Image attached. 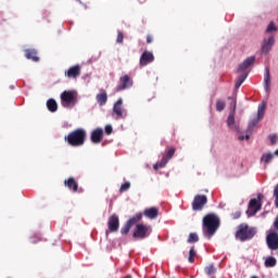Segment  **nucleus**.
Masks as SVG:
<instances>
[{"label":"nucleus","mask_w":278,"mask_h":278,"mask_svg":"<svg viewBox=\"0 0 278 278\" xmlns=\"http://www.w3.org/2000/svg\"><path fill=\"white\" fill-rule=\"evenodd\" d=\"M264 84L265 90L268 91V87L270 86V70L268 67L265 68Z\"/></svg>","instance_id":"25"},{"label":"nucleus","mask_w":278,"mask_h":278,"mask_svg":"<svg viewBox=\"0 0 278 278\" xmlns=\"http://www.w3.org/2000/svg\"><path fill=\"white\" fill-rule=\"evenodd\" d=\"M273 45H275V37L271 36L268 39H264L261 48L262 53H268L273 49Z\"/></svg>","instance_id":"15"},{"label":"nucleus","mask_w":278,"mask_h":278,"mask_svg":"<svg viewBox=\"0 0 278 278\" xmlns=\"http://www.w3.org/2000/svg\"><path fill=\"white\" fill-rule=\"evenodd\" d=\"M134 86V80L129 75H124L119 78V84L116 87L117 92H122V90H127V88H131Z\"/></svg>","instance_id":"8"},{"label":"nucleus","mask_w":278,"mask_h":278,"mask_svg":"<svg viewBox=\"0 0 278 278\" xmlns=\"http://www.w3.org/2000/svg\"><path fill=\"white\" fill-rule=\"evenodd\" d=\"M265 112H266V102H262L261 104H258V110H257L258 121H262V118H264Z\"/></svg>","instance_id":"26"},{"label":"nucleus","mask_w":278,"mask_h":278,"mask_svg":"<svg viewBox=\"0 0 278 278\" xmlns=\"http://www.w3.org/2000/svg\"><path fill=\"white\" fill-rule=\"evenodd\" d=\"M220 227V219L216 214L210 213L206 216L203 217V233L204 236H208V238H212L216 231H218V228Z\"/></svg>","instance_id":"1"},{"label":"nucleus","mask_w":278,"mask_h":278,"mask_svg":"<svg viewBox=\"0 0 278 278\" xmlns=\"http://www.w3.org/2000/svg\"><path fill=\"white\" fill-rule=\"evenodd\" d=\"M247 77H249V73H243V74H241V75L238 77V79H240L241 81L244 83V80L247 79Z\"/></svg>","instance_id":"43"},{"label":"nucleus","mask_w":278,"mask_h":278,"mask_svg":"<svg viewBox=\"0 0 278 278\" xmlns=\"http://www.w3.org/2000/svg\"><path fill=\"white\" fill-rule=\"evenodd\" d=\"M160 214V210H157V207L155 206H152L150 208H146L144 212H143V215L147 217V218H150L151 220L155 219Z\"/></svg>","instance_id":"16"},{"label":"nucleus","mask_w":278,"mask_h":278,"mask_svg":"<svg viewBox=\"0 0 278 278\" xmlns=\"http://www.w3.org/2000/svg\"><path fill=\"white\" fill-rule=\"evenodd\" d=\"M266 244L269 251H278V233L273 231L266 236Z\"/></svg>","instance_id":"7"},{"label":"nucleus","mask_w":278,"mask_h":278,"mask_svg":"<svg viewBox=\"0 0 278 278\" xmlns=\"http://www.w3.org/2000/svg\"><path fill=\"white\" fill-rule=\"evenodd\" d=\"M81 75V66L80 65H74L71 67V77L72 79H77Z\"/></svg>","instance_id":"20"},{"label":"nucleus","mask_w":278,"mask_h":278,"mask_svg":"<svg viewBox=\"0 0 278 278\" xmlns=\"http://www.w3.org/2000/svg\"><path fill=\"white\" fill-rule=\"evenodd\" d=\"M249 138H251L249 135L245 136V140H249Z\"/></svg>","instance_id":"52"},{"label":"nucleus","mask_w":278,"mask_h":278,"mask_svg":"<svg viewBox=\"0 0 278 278\" xmlns=\"http://www.w3.org/2000/svg\"><path fill=\"white\" fill-rule=\"evenodd\" d=\"M269 140L273 146L277 144V135H270Z\"/></svg>","instance_id":"41"},{"label":"nucleus","mask_w":278,"mask_h":278,"mask_svg":"<svg viewBox=\"0 0 278 278\" xmlns=\"http://www.w3.org/2000/svg\"><path fill=\"white\" fill-rule=\"evenodd\" d=\"M274 197H275V205L278 207V184L276 185L274 189Z\"/></svg>","instance_id":"38"},{"label":"nucleus","mask_w":278,"mask_h":278,"mask_svg":"<svg viewBox=\"0 0 278 278\" xmlns=\"http://www.w3.org/2000/svg\"><path fill=\"white\" fill-rule=\"evenodd\" d=\"M275 155L273 153H265L261 157V162H264L265 165L270 164Z\"/></svg>","instance_id":"27"},{"label":"nucleus","mask_w":278,"mask_h":278,"mask_svg":"<svg viewBox=\"0 0 278 278\" xmlns=\"http://www.w3.org/2000/svg\"><path fill=\"white\" fill-rule=\"evenodd\" d=\"M125 36L123 35L122 31H118L117 33V39H116V42H118V45H121L124 40Z\"/></svg>","instance_id":"40"},{"label":"nucleus","mask_w":278,"mask_h":278,"mask_svg":"<svg viewBox=\"0 0 278 278\" xmlns=\"http://www.w3.org/2000/svg\"><path fill=\"white\" fill-rule=\"evenodd\" d=\"M140 220H142V213H137L134 217H131L130 219H128L127 224L130 227H134V225L140 223Z\"/></svg>","instance_id":"22"},{"label":"nucleus","mask_w":278,"mask_h":278,"mask_svg":"<svg viewBox=\"0 0 278 278\" xmlns=\"http://www.w3.org/2000/svg\"><path fill=\"white\" fill-rule=\"evenodd\" d=\"M129 229H131V226L126 223L124 227L121 229L122 236H127V233H129Z\"/></svg>","instance_id":"35"},{"label":"nucleus","mask_w":278,"mask_h":278,"mask_svg":"<svg viewBox=\"0 0 278 278\" xmlns=\"http://www.w3.org/2000/svg\"><path fill=\"white\" fill-rule=\"evenodd\" d=\"M104 131L106 136H110L112 135V131H114V129L112 128V125H106Z\"/></svg>","instance_id":"39"},{"label":"nucleus","mask_w":278,"mask_h":278,"mask_svg":"<svg viewBox=\"0 0 278 278\" xmlns=\"http://www.w3.org/2000/svg\"><path fill=\"white\" fill-rule=\"evenodd\" d=\"M151 42H153V36L148 35V36H147V43H148V45H151Z\"/></svg>","instance_id":"45"},{"label":"nucleus","mask_w":278,"mask_h":278,"mask_svg":"<svg viewBox=\"0 0 278 278\" xmlns=\"http://www.w3.org/2000/svg\"><path fill=\"white\" fill-rule=\"evenodd\" d=\"M61 105H63V108H71V91H63L61 93Z\"/></svg>","instance_id":"18"},{"label":"nucleus","mask_w":278,"mask_h":278,"mask_svg":"<svg viewBox=\"0 0 278 278\" xmlns=\"http://www.w3.org/2000/svg\"><path fill=\"white\" fill-rule=\"evenodd\" d=\"M204 273L211 278H214V275H216V267L214 264H210L206 267H204Z\"/></svg>","instance_id":"23"},{"label":"nucleus","mask_w":278,"mask_h":278,"mask_svg":"<svg viewBox=\"0 0 278 278\" xmlns=\"http://www.w3.org/2000/svg\"><path fill=\"white\" fill-rule=\"evenodd\" d=\"M113 112L117 118H126L127 111L123 109V98H119L113 105Z\"/></svg>","instance_id":"9"},{"label":"nucleus","mask_w":278,"mask_h":278,"mask_svg":"<svg viewBox=\"0 0 278 278\" xmlns=\"http://www.w3.org/2000/svg\"><path fill=\"white\" fill-rule=\"evenodd\" d=\"M71 188L73 192H84V189L79 188V185L77 181H75V178H71Z\"/></svg>","instance_id":"28"},{"label":"nucleus","mask_w":278,"mask_h":278,"mask_svg":"<svg viewBox=\"0 0 278 278\" xmlns=\"http://www.w3.org/2000/svg\"><path fill=\"white\" fill-rule=\"evenodd\" d=\"M264 266L266 268H275L277 266V258L275 256H268L264 262Z\"/></svg>","instance_id":"21"},{"label":"nucleus","mask_w":278,"mask_h":278,"mask_svg":"<svg viewBox=\"0 0 278 278\" xmlns=\"http://www.w3.org/2000/svg\"><path fill=\"white\" fill-rule=\"evenodd\" d=\"M155 61V56L153 55V52L151 51H144L141 56H140V60H139V65L140 67H144L149 64H151L152 62Z\"/></svg>","instance_id":"10"},{"label":"nucleus","mask_w":278,"mask_h":278,"mask_svg":"<svg viewBox=\"0 0 278 278\" xmlns=\"http://www.w3.org/2000/svg\"><path fill=\"white\" fill-rule=\"evenodd\" d=\"M242 84H244L241 79L237 78V81L235 84V88H240V86H242Z\"/></svg>","instance_id":"44"},{"label":"nucleus","mask_w":278,"mask_h":278,"mask_svg":"<svg viewBox=\"0 0 278 278\" xmlns=\"http://www.w3.org/2000/svg\"><path fill=\"white\" fill-rule=\"evenodd\" d=\"M253 64H255V56H249L239 65L237 73L247 71V68H249V66H253Z\"/></svg>","instance_id":"14"},{"label":"nucleus","mask_w":278,"mask_h":278,"mask_svg":"<svg viewBox=\"0 0 278 278\" xmlns=\"http://www.w3.org/2000/svg\"><path fill=\"white\" fill-rule=\"evenodd\" d=\"M187 242H188L189 244H192V243H194V242H199V235H197V232H190V233H189V237H188V239H187Z\"/></svg>","instance_id":"29"},{"label":"nucleus","mask_w":278,"mask_h":278,"mask_svg":"<svg viewBox=\"0 0 278 278\" xmlns=\"http://www.w3.org/2000/svg\"><path fill=\"white\" fill-rule=\"evenodd\" d=\"M197 257V250L194 249V247H192L189 251V257H188V262L190 264H194V258Z\"/></svg>","instance_id":"30"},{"label":"nucleus","mask_w":278,"mask_h":278,"mask_svg":"<svg viewBox=\"0 0 278 278\" xmlns=\"http://www.w3.org/2000/svg\"><path fill=\"white\" fill-rule=\"evenodd\" d=\"M242 216V213L240 211H237L236 213L232 214L233 220H238Z\"/></svg>","instance_id":"42"},{"label":"nucleus","mask_w":278,"mask_h":278,"mask_svg":"<svg viewBox=\"0 0 278 278\" xmlns=\"http://www.w3.org/2000/svg\"><path fill=\"white\" fill-rule=\"evenodd\" d=\"M151 236V226H147L144 224H138L135 227L132 237L139 240H144V238H149Z\"/></svg>","instance_id":"4"},{"label":"nucleus","mask_w":278,"mask_h":278,"mask_svg":"<svg viewBox=\"0 0 278 278\" xmlns=\"http://www.w3.org/2000/svg\"><path fill=\"white\" fill-rule=\"evenodd\" d=\"M25 58L27 60H31L33 62H40V58H38V52L36 51V49H26Z\"/></svg>","instance_id":"17"},{"label":"nucleus","mask_w":278,"mask_h":278,"mask_svg":"<svg viewBox=\"0 0 278 278\" xmlns=\"http://www.w3.org/2000/svg\"><path fill=\"white\" fill-rule=\"evenodd\" d=\"M262 210V202L257 201V199H251L249 202V210L247 211V214L249 216H255L257 212Z\"/></svg>","instance_id":"11"},{"label":"nucleus","mask_w":278,"mask_h":278,"mask_svg":"<svg viewBox=\"0 0 278 278\" xmlns=\"http://www.w3.org/2000/svg\"><path fill=\"white\" fill-rule=\"evenodd\" d=\"M86 129L77 128L71 132V147H84L86 143Z\"/></svg>","instance_id":"3"},{"label":"nucleus","mask_w":278,"mask_h":278,"mask_svg":"<svg viewBox=\"0 0 278 278\" xmlns=\"http://www.w3.org/2000/svg\"><path fill=\"white\" fill-rule=\"evenodd\" d=\"M228 100L230 101V103H229L230 112L236 113V108H237L236 98L228 97Z\"/></svg>","instance_id":"33"},{"label":"nucleus","mask_w":278,"mask_h":278,"mask_svg":"<svg viewBox=\"0 0 278 278\" xmlns=\"http://www.w3.org/2000/svg\"><path fill=\"white\" fill-rule=\"evenodd\" d=\"M129 188H131V182H125L119 188V192H127V190H129Z\"/></svg>","instance_id":"36"},{"label":"nucleus","mask_w":278,"mask_h":278,"mask_svg":"<svg viewBox=\"0 0 278 278\" xmlns=\"http://www.w3.org/2000/svg\"><path fill=\"white\" fill-rule=\"evenodd\" d=\"M175 155V148H170L166 154L162 157V160L153 165L155 170H160V168H164L166 164H168L169 160H173Z\"/></svg>","instance_id":"6"},{"label":"nucleus","mask_w":278,"mask_h":278,"mask_svg":"<svg viewBox=\"0 0 278 278\" xmlns=\"http://www.w3.org/2000/svg\"><path fill=\"white\" fill-rule=\"evenodd\" d=\"M255 233V228H249V225L240 224L236 232V238H238V240L241 242H247V240H252Z\"/></svg>","instance_id":"2"},{"label":"nucleus","mask_w":278,"mask_h":278,"mask_svg":"<svg viewBox=\"0 0 278 278\" xmlns=\"http://www.w3.org/2000/svg\"><path fill=\"white\" fill-rule=\"evenodd\" d=\"M239 140H244V136H240V137H239Z\"/></svg>","instance_id":"51"},{"label":"nucleus","mask_w":278,"mask_h":278,"mask_svg":"<svg viewBox=\"0 0 278 278\" xmlns=\"http://www.w3.org/2000/svg\"><path fill=\"white\" fill-rule=\"evenodd\" d=\"M108 227L109 231L111 232L118 231V227H121V220L118 219V215L113 214L109 217Z\"/></svg>","instance_id":"12"},{"label":"nucleus","mask_w":278,"mask_h":278,"mask_svg":"<svg viewBox=\"0 0 278 278\" xmlns=\"http://www.w3.org/2000/svg\"><path fill=\"white\" fill-rule=\"evenodd\" d=\"M226 105L227 104L225 103V101L217 100L216 101V110H217V112H223V110H225Z\"/></svg>","instance_id":"34"},{"label":"nucleus","mask_w":278,"mask_h":278,"mask_svg":"<svg viewBox=\"0 0 278 278\" xmlns=\"http://www.w3.org/2000/svg\"><path fill=\"white\" fill-rule=\"evenodd\" d=\"M65 142H68V144H71V134L65 136Z\"/></svg>","instance_id":"48"},{"label":"nucleus","mask_w":278,"mask_h":278,"mask_svg":"<svg viewBox=\"0 0 278 278\" xmlns=\"http://www.w3.org/2000/svg\"><path fill=\"white\" fill-rule=\"evenodd\" d=\"M262 199H264V194L258 193V194H257V201H258V203H262Z\"/></svg>","instance_id":"47"},{"label":"nucleus","mask_w":278,"mask_h":278,"mask_svg":"<svg viewBox=\"0 0 278 278\" xmlns=\"http://www.w3.org/2000/svg\"><path fill=\"white\" fill-rule=\"evenodd\" d=\"M205 205H207V195L205 194H197L191 203L193 212L203 211V207H205Z\"/></svg>","instance_id":"5"},{"label":"nucleus","mask_w":278,"mask_h":278,"mask_svg":"<svg viewBox=\"0 0 278 278\" xmlns=\"http://www.w3.org/2000/svg\"><path fill=\"white\" fill-rule=\"evenodd\" d=\"M64 184L67 188H71V178L65 179Z\"/></svg>","instance_id":"46"},{"label":"nucleus","mask_w":278,"mask_h":278,"mask_svg":"<svg viewBox=\"0 0 278 278\" xmlns=\"http://www.w3.org/2000/svg\"><path fill=\"white\" fill-rule=\"evenodd\" d=\"M274 227H275V229H277V231H278V217H277L276 220L274 222Z\"/></svg>","instance_id":"49"},{"label":"nucleus","mask_w":278,"mask_h":278,"mask_svg":"<svg viewBox=\"0 0 278 278\" xmlns=\"http://www.w3.org/2000/svg\"><path fill=\"white\" fill-rule=\"evenodd\" d=\"M96 101L100 106L105 105V103H108V92H105V90H102L96 96Z\"/></svg>","instance_id":"19"},{"label":"nucleus","mask_w":278,"mask_h":278,"mask_svg":"<svg viewBox=\"0 0 278 278\" xmlns=\"http://www.w3.org/2000/svg\"><path fill=\"white\" fill-rule=\"evenodd\" d=\"M270 31H277V26H275V23L270 22L267 26L266 33L270 34Z\"/></svg>","instance_id":"37"},{"label":"nucleus","mask_w":278,"mask_h":278,"mask_svg":"<svg viewBox=\"0 0 278 278\" xmlns=\"http://www.w3.org/2000/svg\"><path fill=\"white\" fill-rule=\"evenodd\" d=\"M77 99H79V94L77 93V91L72 90L71 91V106L73 108V105H75V103H77Z\"/></svg>","instance_id":"31"},{"label":"nucleus","mask_w":278,"mask_h":278,"mask_svg":"<svg viewBox=\"0 0 278 278\" xmlns=\"http://www.w3.org/2000/svg\"><path fill=\"white\" fill-rule=\"evenodd\" d=\"M233 123H236V113L230 112L227 118V125L229 127H231V125H233Z\"/></svg>","instance_id":"32"},{"label":"nucleus","mask_w":278,"mask_h":278,"mask_svg":"<svg viewBox=\"0 0 278 278\" xmlns=\"http://www.w3.org/2000/svg\"><path fill=\"white\" fill-rule=\"evenodd\" d=\"M65 75H66L67 77H71V68H68L67 71H65Z\"/></svg>","instance_id":"50"},{"label":"nucleus","mask_w":278,"mask_h":278,"mask_svg":"<svg viewBox=\"0 0 278 278\" xmlns=\"http://www.w3.org/2000/svg\"><path fill=\"white\" fill-rule=\"evenodd\" d=\"M90 140L93 144H101L103 141V128H96L91 131Z\"/></svg>","instance_id":"13"},{"label":"nucleus","mask_w":278,"mask_h":278,"mask_svg":"<svg viewBox=\"0 0 278 278\" xmlns=\"http://www.w3.org/2000/svg\"><path fill=\"white\" fill-rule=\"evenodd\" d=\"M274 154L278 156V149L275 151V153H274Z\"/></svg>","instance_id":"53"},{"label":"nucleus","mask_w":278,"mask_h":278,"mask_svg":"<svg viewBox=\"0 0 278 278\" xmlns=\"http://www.w3.org/2000/svg\"><path fill=\"white\" fill-rule=\"evenodd\" d=\"M47 108L49 112H58V102L55 101V99H49L47 101Z\"/></svg>","instance_id":"24"}]
</instances>
